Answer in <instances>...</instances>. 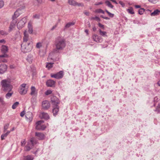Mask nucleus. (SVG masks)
Here are the masks:
<instances>
[{
	"label": "nucleus",
	"instance_id": "obj_1",
	"mask_svg": "<svg viewBox=\"0 0 160 160\" xmlns=\"http://www.w3.org/2000/svg\"><path fill=\"white\" fill-rule=\"evenodd\" d=\"M2 89L4 91H11L12 89V86L11 84L9 79L2 80L1 82Z\"/></svg>",
	"mask_w": 160,
	"mask_h": 160
},
{
	"label": "nucleus",
	"instance_id": "obj_2",
	"mask_svg": "<svg viewBox=\"0 0 160 160\" xmlns=\"http://www.w3.org/2000/svg\"><path fill=\"white\" fill-rule=\"evenodd\" d=\"M22 12L21 9L19 8L14 12V15L12 17V20L11 23L9 27L10 29H12L15 27L17 22L16 18L18 17Z\"/></svg>",
	"mask_w": 160,
	"mask_h": 160
},
{
	"label": "nucleus",
	"instance_id": "obj_3",
	"mask_svg": "<svg viewBox=\"0 0 160 160\" xmlns=\"http://www.w3.org/2000/svg\"><path fill=\"white\" fill-rule=\"evenodd\" d=\"M32 48V42H28V43H23L21 45V49L24 52H27L30 51Z\"/></svg>",
	"mask_w": 160,
	"mask_h": 160
},
{
	"label": "nucleus",
	"instance_id": "obj_4",
	"mask_svg": "<svg viewBox=\"0 0 160 160\" xmlns=\"http://www.w3.org/2000/svg\"><path fill=\"white\" fill-rule=\"evenodd\" d=\"M37 143V142L34 138H32L28 142L27 145L25 147V150L26 151H30L33 147L34 145Z\"/></svg>",
	"mask_w": 160,
	"mask_h": 160
},
{
	"label": "nucleus",
	"instance_id": "obj_5",
	"mask_svg": "<svg viewBox=\"0 0 160 160\" xmlns=\"http://www.w3.org/2000/svg\"><path fill=\"white\" fill-rule=\"evenodd\" d=\"M27 21V18L24 17L21 19L19 20L18 22L17 21V28L20 29L23 27L25 25V23Z\"/></svg>",
	"mask_w": 160,
	"mask_h": 160
},
{
	"label": "nucleus",
	"instance_id": "obj_6",
	"mask_svg": "<svg viewBox=\"0 0 160 160\" xmlns=\"http://www.w3.org/2000/svg\"><path fill=\"white\" fill-rule=\"evenodd\" d=\"M26 84L25 83L21 85L19 90V92L20 94L23 95L27 93L28 91V88L26 87Z\"/></svg>",
	"mask_w": 160,
	"mask_h": 160
},
{
	"label": "nucleus",
	"instance_id": "obj_7",
	"mask_svg": "<svg viewBox=\"0 0 160 160\" xmlns=\"http://www.w3.org/2000/svg\"><path fill=\"white\" fill-rule=\"evenodd\" d=\"M43 122V121H38L36 123V129L39 130H43L46 128L45 125L42 124Z\"/></svg>",
	"mask_w": 160,
	"mask_h": 160
},
{
	"label": "nucleus",
	"instance_id": "obj_8",
	"mask_svg": "<svg viewBox=\"0 0 160 160\" xmlns=\"http://www.w3.org/2000/svg\"><path fill=\"white\" fill-rule=\"evenodd\" d=\"M1 52L4 54L2 55H0V58L8 57V55L7 54H5L8 51V48L7 46L5 45H2L1 48Z\"/></svg>",
	"mask_w": 160,
	"mask_h": 160
},
{
	"label": "nucleus",
	"instance_id": "obj_9",
	"mask_svg": "<svg viewBox=\"0 0 160 160\" xmlns=\"http://www.w3.org/2000/svg\"><path fill=\"white\" fill-rule=\"evenodd\" d=\"M55 45L56 46V52H58L60 49V37H57L55 40Z\"/></svg>",
	"mask_w": 160,
	"mask_h": 160
},
{
	"label": "nucleus",
	"instance_id": "obj_10",
	"mask_svg": "<svg viewBox=\"0 0 160 160\" xmlns=\"http://www.w3.org/2000/svg\"><path fill=\"white\" fill-rule=\"evenodd\" d=\"M92 39L94 41L98 43H101L103 41L102 38L101 37L96 34L93 35Z\"/></svg>",
	"mask_w": 160,
	"mask_h": 160
},
{
	"label": "nucleus",
	"instance_id": "obj_11",
	"mask_svg": "<svg viewBox=\"0 0 160 160\" xmlns=\"http://www.w3.org/2000/svg\"><path fill=\"white\" fill-rule=\"evenodd\" d=\"M51 102L52 106H56L59 103L58 100L55 96H52L51 98Z\"/></svg>",
	"mask_w": 160,
	"mask_h": 160
},
{
	"label": "nucleus",
	"instance_id": "obj_12",
	"mask_svg": "<svg viewBox=\"0 0 160 160\" xmlns=\"http://www.w3.org/2000/svg\"><path fill=\"white\" fill-rule=\"evenodd\" d=\"M42 108L44 109H48L50 107V103L47 100L43 101L42 103Z\"/></svg>",
	"mask_w": 160,
	"mask_h": 160
},
{
	"label": "nucleus",
	"instance_id": "obj_13",
	"mask_svg": "<svg viewBox=\"0 0 160 160\" xmlns=\"http://www.w3.org/2000/svg\"><path fill=\"white\" fill-rule=\"evenodd\" d=\"M26 118L27 120L29 122H31L32 121L33 118L32 113L30 112H27L26 116Z\"/></svg>",
	"mask_w": 160,
	"mask_h": 160
},
{
	"label": "nucleus",
	"instance_id": "obj_14",
	"mask_svg": "<svg viewBox=\"0 0 160 160\" xmlns=\"http://www.w3.org/2000/svg\"><path fill=\"white\" fill-rule=\"evenodd\" d=\"M7 69V66L5 64L0 65V73L2 74L4 73Z\"/></svg>",
	"mask_w": 160,
	"mask_h": 160
},
{
	"label": "nucleus",
	"instance_id": "obj_15",
	"mask_svg": "<svg viewBox=\"0 0 160 160\" xmlns=\"http://www.w3.org/2000/svg\"><path fill=\"white\" fill-rule=\"evenodd\" d=\"M53 108L52 110V112L54 116H55L58 113L59 111V107L58 106V105H57L56 106H52Z\"/></svg>",
	"mask_w": 160,
	"mask_h": 160
},
{
	"label": "nucleus",
	"instance_id": "obj_16",
	"mask_svg": "<svg viewBox=\"0 0 160 160\" xmlns=\"http://www.w3.org/2000/svg\"><path fill=\"white\" fill-rule=\"evenodd\" d=\"M54 84L55 82L51 79L48 80L46 82V85L48 87H52Z\"/></svg>",
	"mask_w": 160,
	"mask_h": 160
},
{
	"label": "nucleus",
	"instance_id": "obj_17",
	"mask_svg": "<svg viewBox=\"0 0 160 160\" xmlns=\"http://www.w3.org/2000/svg\"><path fill=\"white\" fill-rule=\"evenodd\" d=\"M40 117L41 118L45 119H48L49 118L48 114L47 113L44 112H42L40 114Z\"/></svg>",
	"mask_w": 160,
	"mask_h": 160
},
{
	"label": "nucleus",
	"instance_id": "obj_18",
	"mask_svg": "<svg viewBox=\"0 0 160 160\" xmlns=\"http://www.w3.org/2000/svg\"><path fill=\"white\" fill-rule=\"evenodd\" d=\"M35 136L37 137L39 140H42L44 138V135L43 134L40 132H36L35 133Z\"/></svg>",
	"mask_w": 160,
	"mask_h": 160
},
{
	"label": "nucleus",
	"instance_id": "obj_19",
	"mask_svg": "<svg viewBox=\"0 0 160 160\" xmlns=\"http://www.w3.org/2000/svg\"><path fill=\"white\" fill-rule=\"evenodd\" d=\"M24 36L23 37V43H28V42H27L28 41V34L27 33V32L26 31H25L24 32Z\"/></svg>",
	"mask_w": 160,
	"mask_h": 160
},
{
	"label": "nucleus",
	"instance_id": "obj_20",
	"mask_svg": "<svg viewBox=\"0 0 160 160\" xmlns=\"http://www.w3.org/2000/svg\"><path fill=\"white\" fill-rule=\"evenodd\" d=\"M51 77L52 78H54L57 79L60 78V71L55 74H51Z\"/></svg>",
	"mask_w": 160,
	"mask_h": 160
},
{
	"label": "nucleus",
	"instance_id": "obj_21",
	"mask_svg": "<svg viewBox=\"0 0 160 160\" xmlns=\"http://www.w3.org/2000/svg\"><path fill=\"white\" fill-rule=\"evenodd\" d=\"M31 89L30 94L31 95H35L37 93V91L35 87L34 86H32L31 87Z\"/></svg>",
	"mask_w": 160,
	"mask_h": 160
},
{
	"label": "nucleus",
	"instance_id": "obj_22",
	"mask_svg": "<svg viewBox=\"0 0 160 160\" xmlns=\"http://www.w3.org/2000/svg\"><path fill=\"white\" fill-rule=\"evenodd\" d=\"M160 13V11L158 9L155 10L153 12L151 13V16H155L158 15Z\"/></svg>",
	"mask_w": 160,
	"mask_h": 160
},
{
	"label": "nucleus",
	"instance_id": "obj_23",
	"mask_svg": "<svg viewBox=\"0 0 160 160\" xmlns=\"http://www.w3.org/2000/svg\"><path fill=\"white\" fill-rule=\"evenodd\" d=\"M68 4L72 6H76L77 2L74 0H68Z\"/></svg>",
	"mask_w": 160,
	"mask_h": 160
},
{
	"label": "nucleus",
	"instance_id": "obj_24",
	"mask_svg": "<svg viewBox=\"0 0 160 160\" xmlns=\"http://www.w3.org/2000/svg\"><path fill=\"white\" fill-rule=\"evenodd\" d=\"M75 24V23L74 22H70L67 23L65 25V29L66 28H68L70 27L73 26Z\"/></svg>",
	"mask_w": 160,
	"mask_h": 160
},
{
	"label": "nucleus",
	"instance_id": "obj_25",
	"mask_svg": "<svg viewBox=\"0 0 160 160\" xmlns=\"http://www.w3.org/2000/svg\"><path fill=\"white\" fill-rule=\"evenodd\" d=\"M28 32L30 33H32L33 32V28L30 22L28 24Z\"/></svg>",
	"mask_w": 160,
	"mask_h": 160
},
{
	"label": "nucleus",
	"instance_id": "obj_26",
	"mask_svg": "<svg viewBox=\"0 0 160 160\" xmlns=\"http://www.w3.org/2000/svg\"><path fill=\"white\" fill-rule=\"evenodd\" d=\"M105 3L106 5L108 7L112 8L114 6L112 5L111 3L108 0H107L105 2Z\"/></svg>",
	"mask_w": 160,
	"mask_h": 160
},
{
	"label": "nucleus",
	"instance_id": "obj_27",
	"mask_svg": "<svg viewBox=\"0 0 160 160\" xmlns=\"http://www.w3.org/2000/svg\"><path fill=\"white\" fill-rule=\"evenodd\" d=\"M33 60V58L32 55H28L27 58V60L29 63H31L32 62Z\"/></svg>",
	"mask_w": 160,
	"mask_h": 160
},
{
	"label": "nucleus",
	"instance_id": "obj_28",
	"mask_svg": "<svg viewBox=\"0 0 160 160\" xmlns=\"http://www.w3.org/2000/svg\"><path fill=\"white\" fill-rule=\"evenodd\" d=\"M53 64V63L47 62L46 63V67L48 69H50L52 67Z\"/></svg>",
	"mask_w": 160,
	"mask_h": 160
},
{
	"label": "nucleus",
	"instance_id": "obj_29",
	"mask_svg": "<svg viewBox=\"0 0 160 160\" xmlns=\"http://www.w3.org/2000/svg\"><path fill=\"white\" fill-rule=\"evenodd\" d=\"M99 32L101 35L103 37H107V32H106L102 31L101 29H99Z\"/></svg>",
	"mask_w": 160,
	"mask_h": 160
},
{
	"label": "nucleus",
	"instance_id": "obj_30",
	"mask_svg": "<svg viewBox=\"0 0 160 160\" xmlns=\"http://www.w3.org/2000/svg\"><path fill=\"white\" fill-rule=\"evenodd\" d=\"M66 46L65 41L63 40H61V49L64 48Z\"/></svg>",
	"mask_w": 160,
	"mask_h": 160
},
{
	"label": "nucleus",
	"instance_id": "obj_31",
	"mask_svg": "<svg viewBox=\"0 0 160 160\" xmlns=\"http://www.w3.org/2000/svg\"><path fill=\"white\" fill-rule=\"evenodd\" d=\"M155 112H157V113H160V104H158L156 109L154 110Z\"/></svg>",
	"mask_w": 160,
	"mask_h": 160
},
{
	"label": "nucleus",
	"instance_id": "obj_32",
	"mask_svg": "<svg viewBox=\"0 0 160 160\" xmlns=\"http://www.w3.org/2000/svg\"><path fill=\"white\" fill-rule=\"evenodd\" d=\"M24 160H32L33 158L30 155L25 156L24 158Z\"/></svg>",
	"mask_w": 160,
	"mask_h": 160
},
{
	"label": "nucleus",
	"instance_id": "obj_33",
	"mask_svg": "<svg viewBox=\"0 0 160 160\" xmlns=\"http://www.w3.org/2000/svg\"><path fill=\"white\" fill-rule=\"evenodd\" d=\"M9 92H8V93L6 95V98H7L8 99L13 94V92H11V91H9Z\"/></svg>",
	"mask_w": 160,
	"mask_h": 160
},
{
	"label": "nucleus",
	"instance_id": "obj_34",
	"mask_svg": "<svg viewBox=\"0 0 160 160\" xmlns=\"http://www.w3.org/2000/svg\"><path fill=\"white\" fill-rule=\"evenodd\" d=\"M127 11L129 13L131 14H134V13L133 9L132 8H129L127 9Z\"/></svg>",
	"mask_w": 160,
	"mask_h": 160
},
{
	"label": "nucleus",
	"instance_id": "obj_35",
	"mask_svg": "<svg viewBox=\"0 0 160 160\" xmlns=\"http://www.w3.org/2000/svg\"><path fill=\"white\" fill-rule=\"evenodd\" d=\"M95 12L98 13H102L103 14L104 13V12L103 10H102L101 9H100V8L98 9H96L95 10Z\"/></svg>",
	"mask_w": 160,
	"mask_h": 160
},
{
	"label": "nucleus",
	"instance_id": "obj_36",
	"mask_svg": "<svg viewBox=\"0 0 160 160\" xmlns=\"http://www.w3.org/2000/svg\"><path fill=\"white\" fill-rule=\"evenodd\" d=\"M19 102H17L14 103L12 106V108L13 109H15L19 105Z\"/></svg>",
	"mask_w": 160,
	"mask_h": 160
},
{
	"label": "nucleus",
	"instance_id": "obj_37",
	"mask_svg": "<svg viewBox=\"0 0 160 160\" xmlns=\"http://www.w3.org/2000/svg\"><path fill=\"white\" fill-rule=\"evenodd\" d=\"M105 11L108 14V15L111 18H113L114 17V14H113L110 12L106 9L105 10Z\"/></svg>",
	"mask_w": 160,
	"mask_h": 160
},
{
	"label": "nucleus",
	"instance_id": "obj_38",
	"mask_svg": "<svg viewBox=\"0 0 160 160\" xmlns=\"http://www.w3.org/2000/svg\"><path fill=\"white\" fill-rule=\"evenodd\" d=\"M145 10L143 8H141L138 10V13L140 15H142L144 12Z\"/></svg>",
	"mask_w": 160,
	"mask_h": 160
},
{
	"label": "nucleus",
	"instance_id": "obj_39",
	"mask_svg": "<svg viewBox=\"0 0 160 160\" xmlns=\"http://www.w3.org/2000/svg\"><path fill=\"white\" fill-rule=\"evenodd\" d=\"M52 91L50 90H47L46 92H45V94L46 95H48L52 93Z\"/></svg>",
	"mask_w": 160,
	"mask_h": 160
},
{
	"label": "nucleus",
	"instance_id": "obj_40",
	"mask_svg": "<svg viewBox=\"0 0 160 160\" xmlns=\"http://www.w3.org/2000/svg\"><path fill=\"white\" fill-rule=\"evenodd\" d=\"M91 19H95L96 21L98 22H99L100 21V18L97 16H95V17H92L91 18Z\"/></svg>",
	"mask_w": 160,
	"mask_h": 160
},
{
	"label": "nucleus",
	"instance_id": "obj_41",
	"mask_svg": "<svg viewBox=\"0 0 160 160\" xmlns=\"http://www.w3.org/2000/svg\"><path fill=\"white\" fill-rule=\"evenodd\" d=\"M42 43L40 42L37 43L36 45V48H40L42 47Z\"/></svg>",
	"mask_w": 160,
	"mask_h": 160
},
{
	"label": "nucleus",
	"instance_id": "obj_42",
	"mask_svg": "<svg viewBox=\"0 0 160 160\" xmlns=\"http://www.w3.org/2000/svg\"><path fill=\"white\" fill-rule=\"evenodd\" d=\"M40 17V15L39 14H36L34 15L33 16V18H34L38 19Z\"/></svg>",
	"mask_w": 160,
	"mask_h": 160
},
{
	"label": "nucleus",
	"instance_id": "obj_43",
	"mask_svg": "<svg viewBox=\"0 0 160 160\" xmlns=\"http://www.w3.org/2000/svg\"><path fill=\"white\" fill-rule=\"evenodd\" d=\"M8 135H7V134H6V133L3 134L1 135V138L2 140H3L5 139V138Z\"/></svg>",
	"mask_w": 160,
	"mask_h": 160
},
{
	"label": "nucleus",
	"instance_id": "obj_44",
	"mask_svg": "<svg viewBox=\"0 0 160 160\" xmlns=\"http://www.w3.org/2000/svg\"><path fill=\"white\" fill-rule=\"evenodd\" d=\"M4 5V2L3 1H0V8H2Z\"/></svg>",
	"mask_w": 160,
	"mask_h": 160
},
{
	"label": "nucleus",
	"instance_id": "obj_45",
	"mask_svg": "<svg viewBox=\"0 0 160 160\" xmlns=\"http://www.w3.org/2000/svg\"><path fill=\"white\" fill-rule=\"evenodd\" d=\"M148 1L153 4H155L157 2L158 0H148Z\"/></svg>",
	"mask_w": 160,
	"mask_h": 160
},
{
	"label": "nucleus",
	"instance_id": "obj_46",
	"mask_svg": "<svg viewBox=\"0 0 160 160\" xmlns=\"http://www.w3.org/2000/svg\"><path fill=\"white\" fill-rule=\"evenodd\" d=\"M26 143V141L25 139H23L21 141V145L22 146H24Z\"/></svg>",
	"mask_w": 160,
	"mask_h": 160
},
{
	"label": "nucleus",
	"instance_id": "obj_47",
	"mask_svg": "<svg viewBox=\"0 0 160 160\" xmlns=\"http://www.w3.org/2000/svg\"><path fill=\"white\" fill-rule=\"evenodd\" d=\"M76 6H78L79 7H83L84 6V4L82 3H78L77 2V4H76Z\"/></svg>",
	"mask_w": 160,
	"mask_h": 160
},
{
	"label": "nucleus",
	"instance_id": "obj_48",
	"mask_svg": "<svg viewBox=\"0 0 160 160\" xmlns=\"http://www.w3.org/2000/svg\"><path fill=\"white\" fill-rule=\"evenodd\" d=\"M57 27V24H56L54 26H53L51 29V31H53Z\"/></svg>",
	"mask_w": 160,
	"mask_h": 160
},
{
	"label": "nucleus",
	"instance_id": "obj_49",
	"mask_svg": "<svg viewBox=\"0 0 160 160\" xmlns=\"http://www.w3.org/2000/svg\"><path fill=\"white\" fill-rule=\"evenodd\" d=\"M98 25L99 26V27H100V28H102L103 29H104V26L103 25L101 24V23H99L98 24Z\"/></svg>",
	"mask_w": 160,
	"mask_h": 160
},
{
	"label": "nucleus",
	"instance_id": "obj_50",
	"mask_svg": "<svg viewBox=\"0 0 160 160\" xmlns=\"http://www.w3.org/2000/svg\"><path fill=\"white\" fill-rule=\"evenodd\" d=\"M8 125L6 124L4 126V131H5L8 128Z\"/></svg>",
	"mask_w": 160,
	"mask_h": 160
},
{
	"label": "nucleus",
	"instance_id": "obj_51",
	"mask_svg": "<svg viewBox=\"0 0 160 160\" xmlns=\"http://www.w3.org/2000/svg\"><path fill=\"white\" fill-rule=\"evenodd\" d=\"M0 102L2 104H4L5 103L3 99L1 97H0Z\"/></svg>",
	"mask_w": 160,
	"mask_h": 160
},
{
	"label": "nucleus",
	"instance_id": "obj_52",
	"mask_svg": "<svg viewBox=\"0 0 160 160\" xmlns=\"http://www.w3.org/2000/svg\"><path fill=\"white\" fill-rule=\"evenodd\" d=\"M25 114V112L24 111L21 112L20 113V116L21 117H23Z\"/></svg>",
	"mask_w": 160,
	"mask_h": 160
},
{
	"label": "nucleus",
	"instance_id": "obj_53",
	"mask_svg": "<svg viewBox=\"0 0 160 160\" xmlns=\"http://www.w3.org/2000/svg\"><path fill=\"white\" fill-rule=\"evenodd\" d=\"M6 42V41L4 39H2L0 40V43H5Z\"/></svg>",
	"mask_w": 160,
	"mask_h": 160
},
{
	"label": "nucleus",
	"instance_id": "obj_54",
	"mask_svg": "<svg viewBox=\"0 0 160 160\" xmlns=\"http://www.w3.org/2000/svg\"><path fill=\"white\" fill-rule=\"evenodd\" d=\"M102 4V2H100L96 3L95 4V5H99Z\"/></svg>",
	"mask_w": 160,
	"mask_h": 160
},
{
	"label": "nucleus",
	"instance_id": "obj_55",
	"mask_svg": "<svg viewBox=\"0 0 160 160\" xmlns=\"http://www.w3.org/2000/svg\"><path fill=\"white\" fill-rule=\"evenodd\" d=\"M63 76V72L62 71H61V78H62Z\"/></svg>",
	"mask_w": 160,
	"mask_h": 160
},
{
	"label": "nucleus",
	"instance_id": "obj_56",
	"mask_svg": "<svg viewBox=\"0 0 160 160\" xmlns=\"http://www.w3.org/2000/svg\"><path fill=\"white\" fill-rule=\"evenodd\" d=\"M84 13L87 16H88L89 15V12H84Z\"/></svg>",
	"mask_w": 160,
	"mask_h": 160
},
{
	"label": "nucleus",
	"instance_id": "obj_57",
	"mask_svg": "<svg viewBox=\"0 0 160 160\" xmlns=\"http://www.w3.org/2000/svg\"><path fill=\"white\" fill-rule=\"evenodd\" d=\"M112 2H113L115 3L116 4H118L117 2H116V1L115 0H110Z\"/></svg>",
	"mask_w": 160,
	"mask_h": 160
},
{
	"label": "nucleus",
	"instance_id": "obj_58",
	"mask_svg": "<svg viewBox=\"0 0 160 160\" xmlns=\"http://www.w3.org/2000/svg\"><path fill=\"white\" fill-rule=\"evenodd\" d=\"M136 8H139L140 7V6L138 5H136L135 6Z\"/></svg>",
	"mask_w": 160,
	"mask_h": 160
},
{
	"label": "nucleus",
	"instance_id": "obj_59",
	"mask_svg": "<svg viewBox=\"0 0 160 160\" xmlns=\"http://www.w3.org/2000/svg\"><path fill=\"white\" fill-rule=\"evenodd\" d=\"M119 3H120L121 5H122V6H123L124 5V4L121 1H120V2H119Z\"/></svg>",
	"mask_w": 160,
	"mask_h": 160
},
{
	"label": "nucleus",
	"instance_id": "obj_60",
	"mask_svg": "<svg viewBox=\"0 0 160 160\" xmlns=\"http://www.w3.org/2000/svg\"><path fill=\"white\" fill-rule=\"evenodd\" d=\"M104 19H106V20H109L110 19V18H108V17H104Z\"/></svg>",
	"mask_w": 160,
	"mask_h": 160
},
{
	"label": "nucleus",
	"instance_id": "obj_61",
	"mask_svg": "<svg viewBox=\"0 0 160 160\" xmlns=\"http://www.w3.org/2000/svg\"><path fill=\"white\" fill-rule=\"evenodd\" d=\"M39 3H41L42 2V0H36Z\"/></svg>",
	"mask_w": 160,
	"mask_h": 160
},
{
	"label": "nucleus",
	"instance_id": "obj_62",
	"mask_svg": "<svg viewBox=\"0 0 160 160\" xmlns=\"http://www.w3.org/2000/svg\"><path fill=\"white\" fill-rule=\"evenodd\" d=\"M93 30L94 31H95L96 30V28L95 27H94L92 28Z\"/></svg>",
	"mask_w": 160,
	"mask_h": 160
},
{
	"label": "nucleus",
	"instance_id": "obj_63",
	"mask_svg": "<svg viewBox=\"0 0 160 160\" xmlns=\"http://www.w3.org/2000/svg\"><path fill=\"white\" fill-rule=\"evenodd\" d=\"M85 32L87 34H88V30L87 29H86L85 30Z\"/></svg>",
	"mask_w": 160,
	"mask_h": 160
},
{
	"label": "nucleus",
	"instance_id": "obj_64",
	"mask_svg": "<svg viewBox=\"0 0 160 160\" xmlns=\"http://www.w3.org/2000/svg\"><path fill=\"white\" fill-rule=\"evenodd\" d=\"M2 62H6L7 61L5 59H3V60H2Z\"/></svg>",
	"mask_w": 160,
	"mask_h": 160
}]
</instances>
